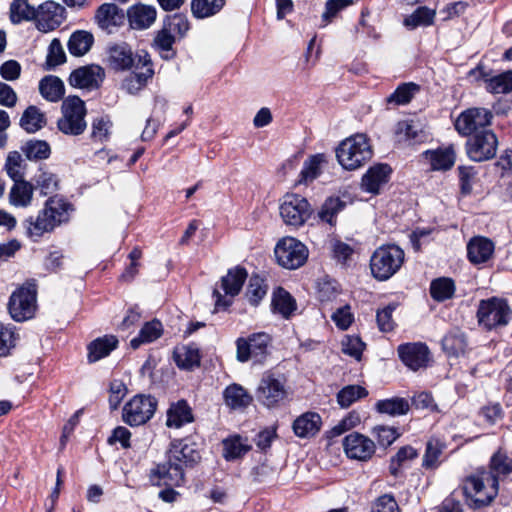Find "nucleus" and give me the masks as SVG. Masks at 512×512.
<instances>
[{
    "mask_svg": "<svg viewBox=\"0 0 512 512\" xmlns=\"http://www.w3.org/2000/svg\"><path fill=\"white\" fill-rule=\"evenodd\" d=\"M493 112L485 107H471L463 110L455 119L454 127L459 135L468 137L491 126Z\"/></svg>",
    "mask_w": 512,
    "mask_h": 512,
    "instance_id": "8",
    "label": "nucleus"
},
{
    "mask_svg": "<svg viewBox=\"0 0 512 512\" xmlns=\"http://www.w3.org/2000/svg\"><path fill=\"white\" fill-rule=\"evenodd\" d=\"M193 421L192 410L186 401L180 400L172 404L167 411L166 424L170 428H180Z\"/></svg>",
    "mask_w": 512,
    "mask_h": 512,
    "instance_id": "32",
    "label": "nucleus"
},
{
    "mask_svg": "<svg viewBox=\"0 0 512 512\" xmlns=\"http://www.w3.org/2000/svg\"><path fill=\"white\" fill-rule=\"evenodd\" d=\"M266 294L267 285L264 280L258 275L251 276L246 291V297L249 303L257 306Z\"/></svg>",
    "mask_w": 512,
    "mask_h": 512,
    "instance_id": "53",
    "label": "nucleus"
},
{
    "mask_svg": "<svg viewBox=\"0 0 512 512\" xmlns=\"http://www.w3.org/2000/svg\"><path fill=\"white\" fill-rule=\"evenodd\" d=\"M105 73L99 65H87L74 70L69 77V83L73 87L81 89H95L100 86Z\"/></svg>",
    "mask_w": 512,
    "mask_h": 512,
    "instance_id": "21",
    "label": "nucleus"
},
{
    "mask_svg": "<svg viewBox=\"0 0 512 512\" xmlns=\"http://www.w3.org/2000/svg\"><path fill=\"white\" fill-rule=\"evenodd\" d=\"M487 472L491 473L498 481L500 477H506L512 473V457L502 451H497L491 457L490 469Z\"/></svg>",
    "mask_w": 512,
    "mask_h": 512,
    "instance_id": "45",
    "label": "nucleus"
},
{
    "mask_svg": "<svg viewBox=\"0 0 512 512\" xmlns=\"http://www.w3.org/2000/svg\"><path fill=\"white\" fill-rule=\"evenodd\" d=\"M372 155L373 150L365 134H355L346 138L336 149L337 160L345 170L362 167Z\"/></svg>",
    "mask_w": 512,
    "mask_h": 512,
    "instance_id": "3",
    "label": "nucleus"
},
{
    "mask_svg": "<svg viewBox=\"0 0 512 512\" xmlns=\"http://www.w3.org/2000/svg\"><path fill=\"white\" fill-rule=\"evenodd\" d=\"M225 5V0H192L191 11L198 19L217 14Z\"/></svg>",
    "mask_w": 512,
    "mask_h": 512,
    "instance_id": "43",
    "label": "nucleus"
},
{
    "mask_svg": "<svg viewBox=\"0 0 512 512\" xmlns=\"http://www.w3.org/2000/svg\"><path fill=\"white\" fill-rule=\"evenodd\" d=\"M368 395V391L360 385H348L337 393V402L342 408H348L354 402Z\"/></svg>",
    "mask_w": 512,
    "mask_h": 512,
    "instance_id": "50",
    "label": "nucleus"
},
{
    "mask_svg": "<svg viewBox=\"0 0 512 512\" xmlns=\"http://www.w3.org/2000/svg\"><path fill=\"white\" fill-rule=\"evenodd\" d=\"M224 399L231 408L246 407L251 402V397L245 389L238 385L232 384L224 390Z\"/></svg>",
    "mask_w": 512,
    "mask_h": 512,
    "instance_id": "47",
    "label": "nucleus"
},
{
    "mask_svg": "<svg viewBox=\"0 0 512 512\" xmlns=\"http://www.w3.org/2000/svg\"><path fill=\"white\" fill-rule=\"evenodd\" d=\"M311 207L307 199L298 194H287L280 205V215L285 224L301 226L310 217Z\"/></svg>",
    "mask_w": 512,
    "mask_h": 512,
    "instance_id": "15",
    "label": "nucleus"
},
{
    "mask_svg": "<svg viewBox=\"0 0 512 512\" xmlns=\"http://www.w3.org/2000/svg\"><path fill=\"white\" fill-rule=\"evenodd\" d=\"M343 447L348 458L362 462L370 460L376 451L374 441L358 432H352L345 436Z\"/></svg>",
    "mask_w": 512,
    "mask_h": 512,
    "instance_id": "17",
    "label": "nucleus"
},
{
    "mask_svg": "<svg viewBox=\"0 0 512 512\" xmlns=\"http://www.w3.org/2000/svg\"><path fill=\"white\" fill-rule=\"evenodd\" d=\"M270 336L267 333L259 332L240 337L236 340V358L239 362L253 361L255 364L263 363L268 355Z\"/></svg>",
    "mask_w": 512,
    "mask_h": 512,
    "instance_id": "10",
    "label": "nucleus"
},
{
    "mask_svg": "<svg viewBox=\"0 0 512 512\" xmlns=\"http://www.w3.org/2000/svg\"><path fill=\"white\" fill-rule=\"evenodd\" d=\"M419 91V86L415 83L409 82L401 84L397 89L387 98L388 103L396 105H405L411 101L414 95Z\"/></svg>",
    "mask_w": 512,
    "mask_h": 512,
    "instance_id": "54",
    "label": "nucleus"
},
{
    "mask_svg": "<svg viewBox=\"0 0 512 512\" xmlns=\"http://www.w3.org/2000/svg\"><path fill=\"white\" fill-rule=\"evenodd\" d=\"M122 82V88L129 94H137L154 75L152 61L146 51L138 55V64Z\"/></svg>",
    "mask_w": 512,
    "mask_h": 512,
    "instance_id": "16",
    "label": "nucleus"
},
{
    "mask_svg": "<svg viewBox=\"0 0 512 512\" xmlns=\"http://www.w3.org/2000/svg\"><path fill=\"white\" fill-rule=\"evenodd\" d=\"M127 394V387L125 384L120 380H113L110 383V389H109V406L110 409L116 410L120 403L122 402L123 398Z\"/></svg>",
    "mask_w": 512,
    "mask_h": 512,
    "instance_id": "63",
    "label": "nucleus"
},
{
    "mask_svg": "<svg viewBox=\"0 0 512 512\" xmlns=\"http://www.w3.org/2000/svg\"><path fill=\"white\" fill-rule=\"evenodd\" d=\"M157 401L149 395L138 394L123 407L122 419L130 426H140L148 422L154 415Z\"/></svg>",
    "mask_w": 512,
    "mask_h": 512,
    "instance_id": "11",
    "label": "nucleus"
},
{
    "mask_svg": "<svg viewBox=\"0 0 512 512\" xmlns=\"http://www.w3.org/2000/svg\"><path fill=\"white\" fill-rule=\"evenodd\" d=\"M37 28L49 32L59 27L64 20V8L53 1H46L35 10Z\"/></svg>",
    "mask_w": 512,
    "mask_h": 512,
    "instance_id": "19",
    "label": "nucleus"
},
{
    "mask_svg": "<svg viewBox=\"0 0 512 512\" xmlns=\"http://www.w3.org/2000/svg\"><path fill=\"white\" fill-rule=\"evenodd\" d=\"M434 17L435 10L421 6L404 19V25L411 29L418 26H429L433 23Z\"/></svg>",
    "mask_w": 512,
    "mask_h": 512,
    "instance_id": "51",
    "label": "nucleus"
},
{
    "mask_svg": "<svg viewBox=\"0 0 512 512\" xmlns=\"http://www.w3.org/2000/svg\"><path fill=\"white\" fill-rule=\"evenodd\" d=\"M113 122L108 115L95 117L91 122L90 137L93 142L104 143L109 141L112 134Z\"/></svg>",
    "mask_w": 512,
    "mask_h": 512,
    "instance_id": "37",
    "label": "nucleus"
},
{
    "mask_svg": "<svg viewBox=\"0 0 512 512\" xmlns=\"http://www.w3.org/2000/svg\"><path fill=\"white\" fill-rule=\"evenodd\" d=\"M463 492L475 508L491 503L499 491L498 480L487 470H479L463 481Z\"/></svg>",
    "mask_w": 512,
    "mask_h": 512,
    "instance_id": "2",
    "label": "nucleus"
},
{
    "mask_svg": "<svg viewBox=\"0 0 512 512\" xmlns=\"http://www.w3.org/2000/svg\"><path fill=\"white\" fill-rule=\"evenodd\" d=\"M486 89L493 94H506L512 91V71H506L485 80Z\"/></svg>",
    "mask_w": 512,
    "mask_h": 512,
    "instance_id": "49",
    "label": "nucleus"
},
{
    "mask_svg": "<svg viewBox=\"0 0 512 512\" xmlns=\"http://www.w3.org/2000/svg\"><path fill=\"white\" fill-rule=\"evenodd\" d=\"M391 172L388 164L379 163L371 166L362 176L361 190L373 195L379 194L381 188L389 181Z\"/></svg>",
    "mask_w": 512,
    "mask_h": 512,
    "instance_id": "22",
    "label": "nucleus"
},
{
    "mask_svg": "<svg viewBox=\"0 0 512 512\" xmlns=\"http://www.w3.org/2000/svg\"><path fill=\"white\" fill-rule=\"evenodd\" d=\"M365 344L358 336H346L342 340V351L356 360H360Z\"/></svg>",
    "mask_w": 512,
    "mask_h": 512,
    "instance_id": "61",
    "label": "nucleus"
},
{
    "mask_svg": "<svg viewBox=\"0 0 512 512\" xmlns=\"http://www.w3.org/2000/svg\"><path fill=\"white\" fill-rule=\"evenodd\" d=\"M397 351L401 361L413 371L426 367L430 360V351L424 343L402 344Z\"/></svg>",
    "mask_w": 512,
    "mask_h": 512,
    "instance_id": "20",
    "label": "nucleus"
},
{
    "mask_svg": "<svg viewBox=\"0 0 512 512\" xmlns=\"http://www.w3.org/2000/svg\"><path fill=\"white\" fill-rule=\"evenodd\" d=\"M130 26L143 30L149 28L156 20L157 10L152 5L136 4L128 9Z\"/></svg>",
    "mask_w": 512,
    "mask_h": 512,
    "instance_id": "27",
    "label": "nucleus"
},
{
    "mask_svg": "<svg viewBox=\"0 0 512 512\" xmlns=\"http://www.w3.org/2000/svg\"><path fill=\"white\" fill-rule=\"evenodd\" d=\"M168 458L173 461L175 465L182 467L192 466L200 460L199 452L194 448V445L185 443L183 441L174 442L168 453Z\"/></svg>",
    "mask_w": 512,
    "mask_h": 512,
    "instance_id": "26",
    "label": "nucleus"
},
{
    "mask_svg": "<svg viewBox=\"0 0 512 512\" xmlns=\"http://www.w3.org/2000/svg\"><path fill=\"white\" fill-rule=\"evenodd\" d=\"M322 425L321 417L315 412H306L293 422V431L297 437L309 438L316 435Z\"/></svg>",
    "mask_w": 512,
    "mask_h": 512,
    "instance_id": "30",
    "label": "nucleus"
},
{
    "mask_svg": "<svg viewBox=\"0 0 512 512\" xmlns=\"http://www.w3.org/2000/svg\"><path fill=\"white\" fill-rule=\"evenodd\" d=\"M446 448L444 440L438 437H431L426 443L422 466L425 469H436L440 463V457Z\"/></svg>",
    "mask_w": 512,
    "mask_h": 512,
    "instance_id": "33",
    "label": "nucleus"
},
{
    "mask_svg": "<svg viewBox=\"0 0 512 512\" xmlns=\"http://www.w3.org/2000/svg\"><path fill=\"white\" fill-rule=\"evenodd\" d=\"M163 332V326L160 321L152 320L147 322L140 330L138 337L130 341L132 348L137 349L143 343H150L158 339Z\"/></svg>",
    "mask_w": 512,
    "mask_h": 512,
    "instance_id": "42",
    "label": "nucleus"
},
{
    "mask_svg": "<svg viewBox=\"0 0 512 512\" xmlns=\"http://www.w3.org/2000/svg\"><path fill=\"white\" fill-rule=\"evenodd\" d=\"M422 157L428 162L433 171H447L455 163V152L451 147L427 150L422 153Z\"/></svg>",
    "mask_w": 512,
    "mask_h": 512,
    "instance_id": "28",
    "label": "nucleus"
},
{
    "mask_svg": "<svg viewBox=\"0 0 512 512\" xmlns=\"http://www.w3.org/2000/svg\"><path fill=\"white\" fill-rule=\"evenodd\" d=\"M62 116L57 121L58 129L66 135H80L86 129V107L77 96L67 97L61 106Z\"/></svg>",
    "mask_w": 512,
    "mask_h": 512,
    "instance_id": "6",
    "label": "nucleus"
},
{
    "mask_svg": "<svg viewBox=\"0 0 512 512\" xmlns=\"http://www.w3.org/2000/svg\"><path fill=\"white\" fill-rule=\"evenodd\" d=\"M395 136L399 142L418 144L425 142L430 134L420 121L407 119L396 124Z\"/></svg>",
    "mask_w": 512,
    "mask_h": 512,
    "instance_id": "24",
    "label": "nucleus"
},
{
    "mask_svg": "<svg viewBox=\"0 0 512 512\" xmlns=\"http://www.w3.org/2000/svg\"><path fill=\"white\" fill-rule=\"evenodd\" d=\"M476 317L483 329L496 330L508 325L512 320V309L506 299L491 297L479 302Z\"/></svg>",
    "mask_w": 512,
    "mask_h": 512,
    "instance_id": "4",
    "label": "nucleus"
},
{
    "mask_svg": "<svg viewBox=\"0 0 512 512\" xmlns=\"http://www.w3.org/2000/svg\"><path fill=\"white\" fill-rule=\"evenodd\" d=\"M33 195V186L26 181L17 180L10 191V202L17 207H26L30 204Z\"/></svg>",
    "mask_w": 512,
    "mask_h": 512,
    "instance_id": "40",
    "label": "nucleus"
},
{
    "mask_svg": "<svg viewBox=\"0 0 512 512\" xmlns=\"http://www.w3.org/2000/svg\"><path fill=\"white\" fill-rule=\"evenodd\" d=\"M66 60V55L63 47L58 39H53L48 47V53L46 57V64L49 69L54 68Z\"/></svg>",
    "mask_w": 512,
    "mask_h": 512,
    "instance_id": "60",
    "label": "nucleus"
},
{
    "mask_svg": "<svg viewBox=\"0 0 512 512\" xmlns=\"http://www.w3.org/2000/svg\"><path fill=\"white\" fill-rule=\"evenodd\" d=\"M247 275V271L239 266L228 270L221 279V288L225 295H221L217 289L213 291L216 309H226L232 304V299L240 293Z\"/></svg>",
    "mask_w": 512,
    "mask_h": 512,
    "instance_id": "13",
    "label": "nucleus"
},
{
    "mask_svg": "<svg viewBox=\"0 0 512 512\" xmlns=\"http://www.w3.org/2000/svg\"><path fill=\"white\" fill-rule=\"evenodd\" d=\"M174 360L179 368L192 369L200 364L199 351L191 346H182L174 351Z\"/></svg>",
    "mask_w": 512,
    "mask_h": 512,
    "instance_id": "44",
    "label": "nucleus"
},
{
    "mask_svg": "<svg viewBox=\"0 0 512 512\" xmlns=\"http://www.w3.org/2000/svg\"><path fill=\"white\" fill-rule=\"evenodd\" d=\"M39 91L43 98L50 102L59 101L65 92L62 80L56 76H45L39 83Z\"/></svg>",
    "mask_w": 512,
    "mask_h": 512,
    "instance_id": "34",
    "label": "nucleus"
},
{
    "mask_svg": "<svg viewBox=\"0 0 512 512\" xmlns=\"http://www.w3.org/2000/svg\"><path fill=\"white\" fill-rule=\"evenodd\" d=\"M324 162L323 155H315L310 157L304 162V166L301 170L300 182L309 183L316 179L321 172V164Z\"/></svg>",
    "mask_w": 512,
    "mask_h": 512,
    "instance_id": "57",
    "label": "nucleus"
},
{
    "mask_svg": "<svg viewBox=\"0 0 512 512\" xmlns=\"http://www.w3.org/2000/svg\"><path fill=\"white\" fill-rule=\"evenodd\" d=\"M18 334L12 325L0 324V357L7 356L16 346Z\"/></svg>",
    "mask_w": 512,
    "mask_h": 512,
    "instance_id": "58",
    "label": "nucleus"
},
{
    "mask_svg": "<svg viewBox=\"0 0 512 512\" xmlns=\"http://www.w3.org/2000/svg\"><path fill=\"white\" fill-rule=\"evenodd\" d=\"M149 480L155 486H180L184 481V472L182 467L168 458L166 462L157 464L150 470Z\"/></svg>",
    "mask_w": 512,
    "mask_h": 512,
    "instance_id": "18",
    "label": "nucleus"
},
{
    "mask_svg": "<svg viewBox=\"0 0 512 512\" xmlns=\"http://www.w3.org/2000/svg\"><path fill=\"white\" fill-rule=\"evenodd\" d=\"M20 126L28 133H35L46 124L45 115L36 107L29 106L22 114Z\"/></svg>",
    "mask_w": 512,
    "mask_h": 512,
    "instance_id": "39",
    "label": "nucleus"
},
{
    "mask_svg": "<svg viewBox=\"0 0 512 512\" xmlns=\"http://www.w3.org/2000/svg\"><path fill=\"white\" fill-rule=\"evenodd\" d=\"M164 27L168 29L175 37H183L189 30V21L182 14H174L166 18Z\"/></svg>",
    "mask_w": 512,
    "mask_h": 512,
    "instance_id": "59",
    "label": "nucleus"
},
{
    "mask_svg": "<svg viewBox=\"0 0 512 512\" xmlns=\"http://www.w3.org/2000/svg\"><path fill=\"white\" fill-rule=\"evenodd\" d=\"M71 205L61 197H51L46 201L44 209L36 218L27 220V232L30 237H40L53 230L57 225L66 222Z\"/></svg>",
    "mask_w": 512,
    "mask_h": 512,
    "instance_id": "1",
    "label": "nucleus"
},
{
    "mask_svg": "<svg viewBox=\"0 0 512 512\" xmlns=\"http://www.w3.org/2000/svg\"><path fill=\"white\" fill-rule=\"evenodd\" d=\"M274 254L280 266L293 270L305 264L309 251L298 239L286 236L276 243Z\"/></svg>",
    "mask_w": 512,
    "mask_h": 512,
    "instance_id": "9",
    "label": "nucleus"
},
{
    "mask_svg": "<svg viewBox=\"0 0 512 512\" xmlns=\"http://www.w3.org/2000/svg\"><path fill=\"white\" fill-rule=\"evenodd\" d=\"M399 506L395 498L390 494L378 497L373 504L372 512H399Z\"/></svg>",
    "mask_w": 512,
    "mask_h": 512,
    "instance_id": "64",
    "label": "nucleus"
},
{
    "mask_svg": "<svg viewBox=\"0 0 512 512\" xmlns=\"http://www.w3.org/2000/svg\"><path fill=\"white\" fill-rule=\"evenodd\" d=\"M117 345L118 340L112 335L95 339L88 345V361L94 363L101 360L116 349Z\"/></svg>",
    "mask_w": 512,
    "mask_h": 512,
    "instance_id": "31",
    "label": "nucleus"
},
{
    "mask_svg": "<svg viewBox=\"0 0 512 512\" xmlns=\"http://www.w3.org/2000/svg\"><path fill=\"white\" fill-rule=\"evenodd\" d=\"M375 409L381 414H387L395 417L407 414L410 409V405L404 398L393 397L377 401Z\"/></svg>",
    "mask_w": 512,
    "mask_h": 512,
    "instance_id": "36",
    "label": "nucleus"
},
{
    "mask_svg": "<svg viewBox=\"0 0 512 512\" xmlns=\"http://www.w3.org/2000/svg\"><path fill=\"white\" fill-rule=\"evenodd\" d=\"M35 9L28 4V0H13L10 5V19L13 23L34 18Z\"/></svg>",
    "mask_w": 512,
    "mask_h": 512,
    "instance_id": "55",
    "label": "nucleus"
},
{
    "mask_svg": "<svg viewBox=\"0 0 512 512\" xmlns=\"http://www.w3.org/2000/svg\"><path fill=\"white\" fill-rule=\"evenodd\" d=\"M494 249V243L490 239L475 236L467 244V256L473 264L486 263L492 257Z\"/></svg>",
    "mask_w": 512,
    "mask_h": 512,
    "instance_id": "25",
    "label": "nucleus"
},
{
    "mask_svg": "<svg viewBox=\"0 0 512 512\" xmlns=\"http://www.w3.org/2000/svg\"><path fill=\"white\" fill-rule=\"evenodd\" d=\"M140 53L141 51L134 55L131 47L126 43L114 44L108 49L107 61L116 71L131 70L137 66Z\"/></svg>",
    "mask_w": 512,
    "mask_h": 512,
    "instance_id": "23",
    "label": "nucleus"
},
{
    "mask_svg": "<svg viewBox=\"0 0 512 512\" xmlns=\"http://www.w3.org/2000/svg\"><path fill=\"white\" fill-rule=\"evenodd\" d=\"M94 37L92 33L78 30L72 33L68 41V50L74 56L85 55L92 47Z\"/></svg>",
    "mask_w": 512,
    "mask_h": 512,
    "instance_id": "35",
    "label": "nucleus"
},
{
    "mask_svg": "<svg viewBox=\"0 0 512 512\" xmlns=\"http://www.w3.org/2000/svg\"><path fill=\"white\" fill-rule=\"evenodd\" d=\"M23 152L29 160H43L49 157L51 150L46 141L34 140L25 144Z\"/></svg>",
    "mask_w": 512,
    "mask_h": 512,
    "instance_id": "56",
    "label": "nucleus"
},
{
    "mask_svg": "<svg viewBox=\"0 0 512 512\" xmlns=\"http://www.w3.org/2000/svg\"><path fill=\"white\" fill-rule=\"evenodd\" d=\"M455 292V284L450 278H438L431 282L430 294L436 301H445L450 299Z\"/></svg>",
    "mask_w": 512,
    "mask_h": 512,
    "instance_id": "48",
    "label": "nucleus"
},
{
    "mask_svg": "<svg viewBox=\"0 0 512 512\" xmlns=\"http://www.w3.org/2000/svg\"><path fill=\"white\" fill-rule=\"evenodd\" d=\"M224 457L227 460H234L246 454L251 446L248 444L247 439L238 435L232 436L223 442Z\"/></svg>",
    "mask_w": 512,
    "mask_h": 512,
    "instance_id": "46",
    "label": "nucleus"
},
{
    "mask_svg": "<svg viewBox=\"0 0 512 512\" xmlns=\"http://www.w3.org/2000/svg\"><path fill=\"white\" fill-rule=\"evenodd\" d=\"M466 346L465 335L458 329L450 331L442 339V348L449 356L457 357L463 354Z\"/></svg>",
    "mask_w": 512,
    "mask_h": 512,
    "instance_id": "38",
    "label": "nucleus"
},
{
    "mask_svg": "<svg viewBox=\"0 0 512 512\" xmlns=\"http://www.w3.org/2000/svg\"><path fill=\"white\" fill-rule=\"evenodd\" d=\"M346 207V202L339 197H329L322 204L318 211V217L322 222L333 226L336 222V216Z\"/></svg>",
    "mask_w": 512,
    "mask_h": 512,
    "instance_id": "41",
    "label": "nucleus"
},
{
    "mask_svg": "<svg viewBox=\"0 0 512 512\" xmlns=\"http://www.w3.org/2000/svg\"><path fill=\"white\" fill-rule=\"evenodd\" d=\"M274 310L280 313L284 318H289L296 309V304L292 296L280 288L273 297Z\"/></svg>",
    "mask_w": 512,
    "mask_h": 512,
    "instance_id": "52",
    "label": "nucleus"
},
{
    "mask_svg": "<svg viewBox=\"0 0 512 512\" xmlns=\"http://www.w3.org/2000/svg\"><path fill=\"white\" fill-rule=\"evenodd\" d=\"M288 395L283 377L265 372L256 390L257 400L267 408H274Z\"/></svg>",
    "mask_w": 512,
    "mask_h": 512,
    "instance_id": "12",
    "label": "nucleus"
},
{
    "mask_svg": "<svg viewBox=\"0 0 512 512\" xmlns=\"http://www.w3.org/2000/svg\"><path fill=\"white\" fill-rule=\"evenodd\" d=\"M404 251L397 245L387 244L378 247L370 258L372 276L385 281L398 272L404 262Z\"/></svg>",
    "mask_w": 512,
    "mask_h": 512,
    "instance_id": "5",
    "label": "nucleus"
},
{
    "mask_svg": "<svg viewBox=\"0 0 512 512\" xmlns=\"http://www.w3.org/2000/svg\"><path fill=\"white\" fill-rule=\"evenodd\" d=\"M498 139L492 130H482L466 143L469 158L476 162L492 159L497 152Z\"/></svg>",
    "mask_w": 512,
    "mask_h": 512,
    "instance_id": "14",
    "label": "nucleus"
},
{
    "mask_svg": "<svg viewBox=\"0 0 512 512\" xmlns=\"http://www.w3.org/2000/svg\"><path fill=\"white\" fill-rule=\"evenodd\" d=\"M95 19L101 29L112 32L123 23L124 14L115 4L106 3L98 8Z\"/></svg>",
    "mask_w": 512,
    "mask_h": 512,
    "instance_id": "29",
    "label": "nucleus"
},
{
    "mask_svg": "<svg viewBox=\"0 0 512 512\" xmlns=\"http://www.w3.org/2000/svg\"><path fill=\"white\" fill-rule=\"evenodd\" d=\"M36 295V285L33 282H26L12 293L8 310L15 321L23 322L34 317L37 309Z\"/></svg>",
    "mask_w": 512,
    "mask_h": 512,
    "instance_id": "7",
    "label": "nucleus"
},
{
    "mask_svg": "<svg viewBox=\"0 0 512 512\" xmlns=\"http://www.w3.org/2000/svg\"><path fill=\"white\" fill-rule=\"evenodd\" d=\"M373 432L377 437L378 444L382 447L390 446L400 436L397 429L390 426H377Z\"/></svg>",
    "mask_w": 512,
    "mask_h": 512,
    "instance_id": "62",
    "label": "nucleus"
}]
</instances>
